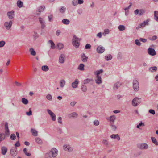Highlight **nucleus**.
<instances>
[{"instance_id": "1", "label": "nucleus", "mask_w": 158, "mask_h": 158, "mask_svg": "<svg viewBox=\"0 0 158 158\" xmlns=\"http://www.w3.org/2000/svg\"><path fill=\"white\" fill-rule=\"evenodd\" d=\"M58 151L55 148H53L51 150L45 155V158H56V156L58 154Z\"/></svg>"}, {"instance_id": "2", "label": "nucleus", "mask_w": 158, "mask_h": 158, "mask_svg": "<svg viewBox=\"0 0 158 158\" xmlns=\"http://www.w3.org/2000/svg\"><path fill=\"white\" fill-rule=\"evenodd\" d=\"M133 87L135 91H138L139 89V80L137 78H135L133 81Z\"/></svg>"}, {"instance_id": "3", "label": "nucleus", "mask_w": 158, "mask_h": 158, "mask_svg": "<svg viewBox=\"0 0 158 158\" xmlns=\"http://www.w3.org/2000/svg\"><path fill=\"white\" fill-rule=\"evenodd\" d=\"M80 39L78 38L75 35H74L72 40V43L73 45L76 48H78L79 46V42Z\"/></svg>"}, {"instance_id": "4", "label": "nucleus", "mask_w": 158, "mask_h": 158, "mask_svg": "<svg viewBox=\"0 0 158 158\" xmlns=\"http://www.w3.org/2000/svg\"><path fill=\"white\" fill-rule=\"evenodd\" d=\"M150 20V19H148L146 21H144L143 22L139 24L138 26L136 27V29L138 30L139 28H143L146 25H149L148 22Z\"/></svg>"}, {"instance_id": "5", "label": "nucleus", "mask_w": 158, "mask_h": 158, "mask_svg": "<svg viewBox=\"0 0 158 158\" xmlns=\"http://www.w3.org/2000/svg\"><path fill=\"white\" fill-rule=\"evenodd\" d=\"M141 102L140 99L136 97L132 101V105L134 106H136L138 105Z\"/></svg>"}, {"instance_id": "6", "label": "nucleus", "mask_w": 158, "mask_h": 158, "mask_svg": "<svg viewBox=\"0 0 158 158\" xmlns=\"http://www.w3.org/2000/svg\"><path fill=\"white\" fill-rule=\"evenodd\" d=\"M137 146L141 150H146L148 148V145L146 143H139L138 145Z\"/></svg>"}, {"instance_id": "7", "label": "nucleus", "mask_w": 158, "mask_h": 158, "mask_svg": "<svg viewBox=\"0 0 158 158\" xmlns=\"http://www.w3.org/2000/svg\"><path fill=\"white\" fill-rule=\"evenodd\" d=\"M13 22L11 21H10L9 22H6L4 23V26L6 29L9 30L11 28Z\"/></svg>"}, {"instance_id": "8", "label": "nucleus", "mask_w": 158, "mask_h": 158, "mask_svg": "<svg viewBox=\"0 0 158 158\" xmlns=\"http://www.w3.org/2000/svg\"><path fill=\"white\" fill-rule=\"evenodd\" d=\"M17 148L16 147H12L10 150L11 154L13 156H15L17 154Z\"/></svg>"}, {"instance_id": "9", "label": "nucleus", "mask_w": 158, "mask_h": 158, "mask_svg": "<svg viewBox=\"0 0 158 158\" xmlns=\"http://www.w3.org/2000/svg\"><path fill=\"white\" fill-rule=\"evenodd\" d=\"M65 56L64 54H61L59 57V61L60 63L63 64L65 60Z\"/></svg>"}, {"instance_id": "10", "label": "nucleus", "mask_w": 158, "mask_h": 158, "mask_svg": "<svg viewBox=\"0 0 158 158\" xmlns=\"http://www.w3.org/2000/svg\"><path fill=\"white\" fill-rule=\"evenodd\" d=\"M148 52L149 55L152 56H154L156 54V52L155 50L152 48H148Z\"/></svg>"}, {"instance_id": "11", "label": "nucleus", "mask_w": 158, "mask_h": 158, "mask_svg": "<svg viewBox=\"0 0 158 158\" xmlns=\"http://www.w3.org/2000/svg\"><path fill=\"white\" fill-rule=\"evenodd\" d=\"M47 111L48 113L51 117L52 120L53 121H55L56 120V115L55 114L49 109H48L47 110Z\"/></svg>"}, {"instance_id": "12", "label": "nucleus", "mask_w": 158, "mask_h": 158, "mask_svg": "<svg viewBox=\"0 0 158 158\" xmlns=\"http://www.w3.org/2000/svg\"><path fill=\"white\" fill-rule=\"evenodd\" d=\"M105 48L101 45L99 46L97 48V51L98 53H102L105 51Z\"/></svg>"}, {"instance_id": "13", "label": "nucleus", "mask_w": 158, "mask_h": 158, "mask_svg": "<svg viewBox=\"0 0 158 158\" xmlns=\"http://www.w3.org/2000/svg\"><path fill=\"white\" fill-rule=\"evenodd\" d=\"M64 150L66 151L71 152L73 150V148L69 145H64L63 146Z\"/></svg>"}, {"instance_id": "14", "label": "nucleus", "mask_w": 158, "mask_h": 158, "mask_svg": "<svg viewBox=\"0 0 158 158\" xmlns=\"http://www.w3.org/2000/svg\"><path fill=\"white\" fill-rule=\"evenodd\" d=\"M40 23L41 24V27L42 29L44 28L45 26V22L43 19L41 17L39 18Z\"/></svg>"}, {"instance_id": "15", "label": "nucleus", "mask_w": 158, "mask_h": 158, "mask_svg": "<svg viewBox=\"0 0 158 158\" xmlns=\"http://www.w3.org/2000/svg\"><path fill=\"white\" fill-rule=\"evenodd\" d=\"M5 134L7 136H9L10 134L8 128V125L7 122H6L5 124Z\"/></svg>"}, {"instance_id": "16", "label": "nucleus", "mask_w": 158, "mask_h": 158, "mask_svg": "<svg viewBox=\"0 0 158 158\" xmlns=\"http://www.w3.org/2000/svg\"><path fill=\"white\" fill-rule=\"evenodd\" d=\"M96 79H95L96 83L98 84H100L102 83V78L101 76H96Z\"/></svg>"}, {"instance_id": "17", "label": "nucleus", "mask_w": 158, "mask_h": 158, "mask_svg": "<svg viewBox=\"0 0 158 158\" xmlns=\"http://www.w3.org/2000/svg\"><path fill=\"white\" fill-rule=\"evenodd\" d=\"M78 82V80L77 79H76L72 83V87L73 88H76L77 87Z\"/></svg>"}, {"instance_id": "18", "label": "nucleus", "mask_w": 158, "mask_h": 158, "mask_svg": "<svg viewBox=\"0 0 158 158\" xmlns=\"http://www.w3.org/2000/svg\"><path fill=\"white\" fill-rule=\"evenodd\" d=\"M14 11H11L8 12L7 13V15L10 19H12L14 18Z\"/></svg>"}, {"instance_id": "19", "label": "nucleus", "mask_w": 158, "mask_h": 158, "mask_svg": "<svg viewBox=\"0 0 158 158\" xmlns=\"http://www.w3.org/2000/svg\"><path fill=\"white\" fill-rule=\"evenodd\" d=\"M110 137L112 139H117L118 141L120 139L119 135L118 134H113L110 135Z\"/></svg>"}, {"instance_id": "20", "label": "nucleus", "mask_w": 158, "mask_h": 158, "mask_svg": "<svg viewBox=\"0 0 158 158\" xmlns=\"http://www.w3.org/2000/svg\"><path fill=\"white\" fill-rule=\"evenodd\" d=\"M116 119V117L114 115H112L110 117V124H114V120Z\"/></svg>"}, {"instance_id": "21", "label": "nucleus", "mask_w": 158, "mask_h": 158, "mask_svg": "<svg viewBox=\"0 0 158 158\" xmlns=\"http://www.w3.org/2000/svg\"><path fill=\"white\" fill-rule=\"evenodd\" d=\"M121 85V84L119 82L116 83L114 85L113 89L114 90L117 89Z\"/></svg>"}, {"instance_id": "22", "label": "nucleus", "mask_w": 158, "mask_h": 158, "mask_svg": "<svg viewBox=\"0 0 158 158\" xmlns=\"http://www.w3.org/2000/svg\"><path fill=\"white\" fill-rule=\"evenodd\" d=\"M2 154L3 155H5L6 153L7 149L5 147H2L1 148Z\"/></svg>"}, {"instance_id": "23", "label": "nucleus", "mask_w": 158, "mask_h": 158, "mask_svg": "<svg viewBox=\"0 0 158 158\" xmlns=\"http://www.w3.org/2000/svg\"><path fill=\"white\" fill-rule=\"evenodd\" d=\"M154 19L157 22H158V11H155L154 12Z\"/></svg>"}, {"instance_id": "24", "label": "nucleus", "mask_w": 158, "mask_h": 158, "mask_svg": "<svg viewBox=\"0 0 158 158\" xmlns=\"http://www.w3.org/2000/svg\"><path fill=\"white\" fill-rule=\"evenodd\" d=\"M78 114L76 112H73L71 113L68 115V117L69 118H70L72 117L75 118L77 116Z\"/></svg>"}, {"instance_id": "25", "label": "nucleus", "mask_w": 158, "mask_h": 158, "mask_svg": "<svg viewBox=\"0 0 158 158\" xmlns=\"http://www.w3.org/2000/svg\"><path fill=\"white\" fill-rule=\"evenodd\" d=\"M88 57L85 56V54L83 53L81 56V60L83 62H85L87 60Z\"/></svg>"}, {"instance_id": "26", "label": "nucleus", "mask_w": 158, "mask_h": 158, "mask_svg": "<svg viewBox=\"0 0 158 158\" xmlns=\"http://www.w3.org/2000/svg\"><path fill=\"white\" fill-rule=\"evenodd\" d=\"M65 84V81L64 80L62 79L60 81V85L61 87H63Z\"/></svg>"}, {"instance_id": "27", "label": "nucleus", "mask_w": 158, "mask_h": 158, "mask_svg": "<svg viewBox=\"0 0 158 158\" xmlns=\"http://www.w3.org/2000/svg\"><path fill=\"white\" fill-rule=\"evenodd\" d=\"M29 52H30L31 54L33 56H35L36 55V53L35 51L34 50V49L31 48L29 50Z\"/></svg>"}, {"instance_id": "28", "label": "nucleus", "mask_w": 158, "mask_h": 158, "mask_svg": "<svg viewBox=\"0 0 158 158\" xmlns=\"http://www.w3.org/2000/svg\"><path fill=\"white\" fill-rule=\"evenodd\" d=\"M149 70L151 72H154L156 71L157 68L156 66L152 67L149 68Z\"/></svg>"}, {"instance_id": "29", "label": "nucleus", "mask_w": 158, "mask_h": 158, "mask_svg": "<svg viewBox=\"0 0 158 158\" xmlns=\"http://www.w3.org/2000/svg\"><path fill=\"white\" fill-rule=\"evenodd\" d=\"M31 132L32 135L34 136H37L38 135L37 131L34 129H31Z\"/></svg>"}, {"instance_id": "30", "label": "nucleus", "mask_w": 158, "mask_h": 158, "mask_svg": "<svg viewBox=\"0 0 158 158\" xmlns=\"http://www.w3.org/2000/svg\"><path fill=\"white\" fill-rule=\"evenodd\" d=\"M93 81V79L90 78H87L85 80L83 81V83L84 84H87L90 81Z\"/></svg>"}, {"instance_id": "31", "label": "nucleus", "mask_w": 158, "mask_h": 158, "mask_svg": "<svg viewBox=\"0 0 158 158\" xmlns=\"http://www.w3.org/2000/svg\"><path fill=\"white\" fill-rule=\"evenodd\" d=\"M84 65L83 64H81L79 65L77 69L81 71H83L84 70Z\"/></svg>"}, {"instance_id": "32", "label": "nucleus", "mask_w": 158, "mask_h": 158, "mask_svg": "<svg viewBox=\"0 0 158 158\" xmlns=\"http://www.w3.org/2000/svg\"><path fill=\"white\" fill-rule=\"evenodd\" d=\"M48 42L51 44V48L52 49H54L56 48V46L53 41L51 40H49L48 41Z\"/></svg>"}, {"instance_id": "33", "label": "nucleus", "mask_w": 158, "mask_h": 158, "mask_svg": "<svg viewBox=\"0 0 158 158\" xmlns=\"http://www.w3.org/2000/svg\"><path fill=\"white\" fill-rule=\"evenodd\" d=\"M62 22L64 24L68 25L70 23V21L68 19H65L62 20Z\"/></svg>"}, {"instance_id": "34", "label": "nucleus", "mask_w": 158, "mask_h": 158, "mask_svg": "<svg viewBox=\"0 0 158 158\" xmlns=\"http://www.w3.org/2000/svg\"><path fill=\"white\" fill-rule=\"evenodd\" d=\"M42 70L44 71H48L49 70V68L47 65H44L42 66Z\"/></svg>"}, {"instance_id": "35", "label": "nucleus", "mask_w": 158, "mask_h": 158, "mask_svg": "<svg viewBox=\"0 0 158 158\" xmlns=\"http://www.w3.org/2000/svg\"><path fill=\"white\" fill-rule=\"evenodd\" d=\"M22 102L25 105H27L28 103V100L25 98H23L21 100Z\"/></svg>"}, {"instance_id": "36", "label": "nucleus", "mask_w": 158, "mask_h": 158, "mask_svg": "<svg viewBox=\"0 0 158 158\" xmlns=\"http://www.w3.org/2000/svg\"><path fill=\"white\" fill-rule=\"evenodd\" d=\"M17 4L19 8L22 7L23 5V3L20 0L18 1Z\"/></svg>"}, {"instance_id": "37", "label": "nucleus", "mask_w": 158, "mask_h": 158, "mask_svg": "<svg viewBox=\"0 0 158 158\" xmlns=\"http://www.w3.org/2000/svg\"><path fill=\"white\" fill-rule=\"evenodd\" d=\"M151 139L152 140V142L153 143H154L156 145H158V143L157 142V141L156 139L154 137H152L151 138Z\"/></svg>"}, {"instance_id": "38", "label": "nucleus", "mask_w": 158, "mask_h": 158, "mask_svg": "<svg viewBox=\"0 0 158 158\" xmlns=\"http://www.w3.org/2000/svg\"><path fill=\"white\" fill-rule=\"evenodd\" d=\"M112 58V56L111 54H109L105 56V59L107 61L111 60Z\"/></svg>"}, {"instance_id": "39", "label": "nucleus", "mask_w": 158, "mask_h": 158, "mask_svg": "<svg viewBox=\"0 0 158 158\" xmlns=\"http://www.w3.org/2000/svg\"><path fill=\"white\" fill-rule=\"evenodd\" d=\"M57 47L58 48L59 50H61L63 48L64 45L61 43H59L57 45Z\"/></svg>"}, {"instance_id": "40", "label": "nucleus", "mask_w": 158, "mask_h": 158, "mask_svg": "<svg viewBox=\"0 0 158 158\" xmlns=\"http://www.w3.org/2000/svg\"><path fill=\"white\" fill-rule=\"evenodd\" d=\"M103 72V70L101 69L99 70L96 71L94 72V73L96 75V76H100L99 74Z\"/></svg>"}, {"instance_id": "41", "label": "nucleus", "mask_w": 158, "mask_h": 158, "mask_svg": "<svg viewBox=\"0 0 158 158\" xmlns=\"http://www.w3.org/2000/svg\"><path fill=\"white\" fill-rule=\"evenodd\" d=\"M66 9V8L64 6H61V8L59 9V10L61 13H63L65 12Z\"/></svg>"}, {"instance_id": "42", "label": "nucleus", "mask_w": 158, "mask_h": 158, "mask_svg": "<svg viewBox=\"0 0 158 158\" xmlns=\"http://www.w3.org/2000/svg\"><path fill=\"white\" fill-rule=\"evenodd\" d=\"M102 143L106 147H109V143L107 140L103 139L102 140Z\"/></svg>"}, {"instance_id": "43", "label": "nucleus", "mask_w": 158, "mask_h": 158, "mask_svg": "<svg viewBox=\"0 0 158 158\" xmlns=\"http://www.w3.org/2000/svg\"><path fill=\"white\" fill-rule=\"evenodd\" d=\"M118 28L120 31H123L125 30L126 28L123 25H120L118 27Z\"/></svg>"}, {"instance_id": "44", "label": "nucleus", "mask_w": 158, "mask_h": 158, "mask_svg": "<svg viewBox=\"0 0 158 158\" xmlns=\"http://www.w3.org/2000/svg\"><path fill=\"white\" fill-rule=\"evenodd\" d=\"M35 141L37 143L39 144H40L42 143L41 139L39 138H36L35 139Z\"/></svg>"}, {"instance_id": "45", "label": "nucleus", "mask_w": 158, "mask_h": 158, "mask_svg": "<svg viewBox=\"0 0 158 158\" xmlns=\"http://www.w3.org/2000/svg\"><path fill=\"white\" fill-rule=\"evenodd\" d=\"M29 112H26V114L28 116H30L32 114V112L31 111V108H30L29 109Z\"/></svg>"}, {"instance_id": "46", "label": "nucleus", "mask_w": 158, "mask_h": 158, "mask_svg": "<svg viewBox=\"0 0 158 158\" xmlns=\"http://www.w3.org/2000/svg\"><path fill=\"white\" fill-rule=\"evenodd\" d=\"M139 15L140 16L143 15L145 12V10L143 9L139 10Z\"/></svg>"}, {"instance_id": "47", "label": "nucleus", "mask_w": 158, "mask_h": 158, "mask_svg": "<svg viewBox=\"0 0 158 158\" xmlns=\"http://www.w3.org/2000/svg\"><path fill=\"white\" fill-rule=\"evenodd\" d=\"M81 90L84 92H85L87 90L86 87L84 85H82L81 88Z\"/></svg>"}, {"instance_id": "48", "label": "nucleus", "mask_w": 158, "mask_h": 158, "mask_svg": "<svg viewBox=\"0 0 158 158\" xmlns=\"http://www.w3.org/2000/svg\"><path fill=\"white\" fill-rule=\"evenodd\" d=\"M23 151L24 153L26 155H27L28 156H31V154L30 153H28L27 152V151L26 148H24Z\"/></svg>"}, {"instance_id": "49", "label": "nucleus", "mask_w": 158, "mask_h": 158, "mask_svg": "<svg viewBox=\"0 0 158 158\" xmlns=\"http://www.w3.org/2000/svg\"><path fill=\"white\" fill-rule=\"evenodd\" d=\"M72 4L73 6H77L78 4V2L77 0H73L72 1Z\"/></svg>"}, {"instance_id": "50", "label": "nucleus", "mask_w": 158, "mask_h": 158, "mask_svg": "<svg viewBox=\"0 0 158 158\" xmlns=\"http://www.w3.org/2000/svg\"><path fill=\"white\" fill-rule=\"evenodd\" d=\"M110 126L111 127V128L113 131H115L117 129V127L116 126L114 125V124L111 123Z\"/></svg>"}, {"instance_id": "51", "label": "nucleus", "mask_w": 158, "mask_h": 158, "mask_svg": "<svg viewBox=\"0 0 158 158\" xmlns=\"http://www.w3.org/2000/svg\"><path fill=\"white\" fill-rule=\"evenodd\" d=\"M10 138L12 140H15L16 139V136L14 134H12L10 135Z\"/></svg>"}, {"instance_id": "52", "label": "nucleus", "mask_w": 158, "mask_h": 158, "mask_svg": "<svg viewBox=\"0 0 158 158\" xmlns=\"http://www.w3.org/2000/svg\"><path fill=\"white\" fill-rule=\"evenodd\" d=\"M140 40H135V44L139 46H140L141 45V44L139 42Z\"/></svg>"}, {"instance_id": "53", "label": "nucleus", "mask_w": 158, "mask_h": 158, "mask_svg": "<svg viewBox=\"0 0 158 158\" xmlns=\"http://www.w3.org/2000/svg\"><path fill=\"white\" fill-rule=\"evenodd\" d=\"M5 44V42L4 41H0V47H2L4 46Z\"/></svg>"}, {"instance_id": "54", "label": "nucleus", "mask_w": 158, "mask_h": 158, "mask_svg": "<svg viewBox=\"0 0 158 158\" xmlns=\"http://www.w3.org/2000/svg\"><path fill=\"white\" fill-rule=\"evenodd\" d=\"M93 123L95 125L97 126L99 125V122L98 120H96L94 121Z\"/></svg>"}, {"instance_id": "55", "label": "nucleus", "mask_w": 158, "mask_h": 158, "mask_svg": "<svg viewBox=\"0 0 158 158\" xmlns=\"http://www.w3.org/2000/svg\"><path fill=\"white\" fill-rule=\"evenodd\" d=\"M149 112L153 115H154L155 114V110L153 109H150L149 110Z\"/></svg>"}, {"instance_id": "56", "label": "nucleus", "mask_w": 158, "mask_h": 158, "mask_svg": "<svg viewBox=\"0 0 158 158\" xmlns=\"http://www.w3.org/2000/svg\"><path fill=\"white\" fill-rule=\"evenodd\" d=\"M46 98L49 100H51L52 99V97L50 94H48L46 96Z\"/></svg>"}, {"instance_id": "57", "label": "nucleus", "mask_w": 158, "mask_h": 158, "mask_svg": "<svg viewBox=\"0 0 158 158\" xmlns=\"http://www.w3.org/2000/svg\"><path fill=\"white\" fill-rule=\"evenodd\" d=\"M139 40L140 41L142 42L143 43L146 42L147 41V40L146 39H144V38H140L139 39Z\"/></svg>"}, {"instance_id": "58", "label": "nucleus", "mask_w": 158, "mask_h": 158, "mask_svg": "<svg viewBox=\"0 0 158 158\" xmlns=\"http://www.w3.org/2000/svg\"><path fill=\"white\" fill-rule=\"evenodd\" d=\"M91 46L90 44H87L85 45V48L86 49H90L91 48Z\"/></svg>"}, {"instance_id": "59", "label": "nucleus", "mask_w": 158, "mask_h": 158, "mask_svg": "<svg viewBox=\"0 0 158 158\" xmlns=\"http://www.w3.org/2000/svg\"><path fill=\"white\" fill-rule=\"evenodd\" d=\"M62 118L60 116L58 117V122L60 124L62 123Z\"/></svg>"}, {"instance_id": "60", "label": "nucleus", "mask_w": 158, "mask_h": 158, "mask_svg": "<svg viewBox=\"0 0 158 158\" xmlns=\"http://www.w3.org/2000/svg\"><path fill=\"white\" fill-rule=\"evenodd\" d=\"M38 34L36 32H34V34L33 35L34 38L35 39L38 37Z\"/></svg>"}, {"instance_id": "61", "label": "nucleus", "mask_w": 158, "mask_h": 158, "mask_svg": "<svg viewBox=\"0 0 158 158\" xmlns=\"http://www.w3.org/2000/svg\"><path fill=\"white\" fill-rule=\"evenodd\" d=\"M53 17L52 15H51L49 16H48V20L49 22L52 21V19Z\"/></svg>"}, {"instance_id": "62", "label": "nucleus", "mask_w": 158, "mask_h": 158, "mask_svg": "<svg viewBox=\"0 0 158 158\" xmlns=\"http://www.w3.org/2000/svg\"><path fill=\"white\" fill-rule=\"evenodd\" d=\"M77 12L78 14L81 15L82 13V10L81 9H79L78 10Z\"/></svg>"}, {"instance_id": "63", "label": "nucleus", "mask_w": 158, "mask_h": 158, "mask_svg": "<svg viewBox=\"0 0 158 158\" xmlns=\"http://www.w3.org/2000/svg\"><path fill=\"white\" fill-rule=\"evenodd\" d=\"M15 147L16 148V147H19L20 146V144L19 140L15 144Z\"/></svg>"}, {"instance_id": "64", "label": "nucleus", "mask_w": 158, "mask_h": 158, "mask_svg": "<svg viewBox=\"0 0 158 158\" xmlns=\"http://www.w3.org/2000/svg\"><path fill=\"white\" fill-rule=\"evenodd\" d=\"M122 54L121 53H119L118 54L117 58L118 59H120L121 58Z\"/></svg>"}]
</instances>
